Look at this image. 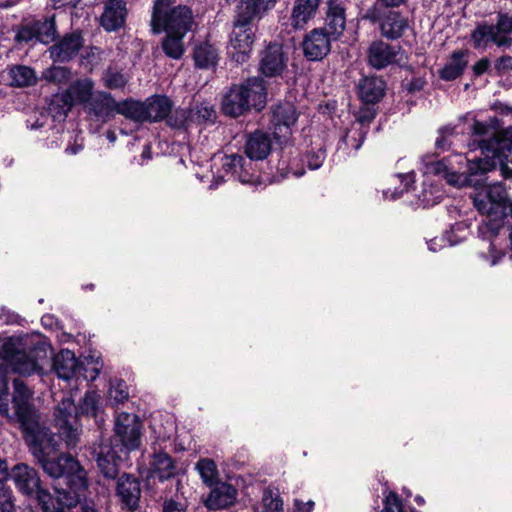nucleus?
<instances>
[{
  "label": "nucleus",
  "instance_id": "obj_39",
  "mask_svg": "<svg viewBox=\"0 0 512 512\" xmlns=\"http://www.w3.org/2000/svg\"><path fill=\"white\" fill-rule=\"evenodd\" d=\"M102 81L104 86L108 89H123L129 81V75L126 74L122 69L109 66L103 73Z\"/></svg>",
  "mask_w": 512,
  "mask_h": 512
},
{
  "label": "nucleus",
  "instance_id": "obj_40",
  "mask_svg": "<svg viewBox=\"0 0 512 512\" xmlns=\"http://www.w3.org/2000/svg\"><path fill=\"white\" fill-rule=\"evenodd\" d=\"M196 470L198 471L202 481L208 486L212 487L218 479V469L216 463L208 458H201L196 463Z\"/></svg>",
  "mask_w": 512,
  "mask_h": 512
},
{
  "label": "nucleus",
  "instance_id": "obj_26",
  "mask_svg": "<svg viewBox=\"0 0 512 512\" xmlns=\"http://www.w3.org/2000/svg\"><path fill=\"white\" fill-rule=\"evenodd\" d=\"M471 39L474 47L486 48L490 42L494 43L498 47H511L512 39L500 38L497 35V31L492 24L486 22L478 23L476 28L471 33Z\"/></svg>",
  "mask_w": 512,
  "mask_h": 512
},
{
  "label": "nucleus",
  "instance_id": "obj_42",
  "mask_svg": "<svg viewBox=\"0 0 512 512\" xmlns=\"http://www.w3.org/2000/svg\"><path fill=\"white\" fill-rule=\"evenodd\" d=\"M261 512H283V501L277 489L268 488L264 491Z\"/></svg>",
  "mask_w": 512,
  "mask_h": 512
},
{
  "label": "nucleus",
  "instance_id": "obj_19",
  "mask_svg": "<svg viewBox=\"0 0 512 512\" xmlns=\"http://www.w3.org/2000/svg\"><path fill=\"white\" fill-rule=\"evenodd\" d=\"M119 102L108 92L97 91L87 104L88 112L97 119L107 122L118 113Z\"/></svg>",
  "mask_w": 512,
  "mask_h": 512
},
{
  "label": "nucleus",
  "instance_id": "obj_43",
  "mask_svg": "<svg viewBox=\"0 0 512 512\" xmlns=\"http://www.w3.org/2000/svg\"><path fill=\"white\" fill-rule=\"evenodd\" d=\"M71 75V70L67 67L52 66L43 72L42 77L49 82L65 84L71 79Z\"/></svg>",
  "mask_w": 512,
  "mask_h": 512
},
{
  "label": "nucleus",
  "instance_id": "obj_6",
  "mask_svg": "<svg viewBox=\"0 0 512 512\" xmlns=\"http://www.w3.org/2000/svg\"><path fill=\"white\" fill-rule=\"evenodd\" d=\"M12 479L17 489L24 495H35L41 505L43 512H65L62 508L54 509L52 495L41 487V481L38 472L24 464L15 465L11 471Z\"/></svg>",
  "mask_w": 512,
  "mask_h": 512
},
{
  "label": "nucleus",
  "instance_id": "obj_55",
  "mask_svg": "<svg viewBox=\"0 0 512 512\" xmlns=\"http://www.w3.org/2000/svg\"><path fill=\"white\" fill-rule=\"evenodd\" d=\"M162 512H186V507L180 502L169 500L164 503Z\"/></svg>",
  "mask_w": 512,
  "mask_h": 512
},
{
  "label": "nucleus",
  "instance_id": "obj_63",
  "mask_svg": "<svg viewBox=\"0 0 512 512\" xmlns=\"http://www.w3.org/2000/svg\"><path fill=\"white\" fill-rule=\"evenodd\" d=\"M9 476L8 465L6 461L0 459V481L7 479Z\"/></svg>",
  "mask_w": 512,
  "mask_h": 512
},
{
  "label": "nucleus",
  "instance_id": "obj_37",
  "mask_svg": "<svg viewBox=\"0 0 512 512\" xmlns=\"http://www.w3.org/2000/svg\"><path fill=\"white\" fill-rule=\"evenodd\" d=\"M191 124L214 123L216 120V110L209 102H201L188 110Z\"/></svg>",
  "mask_w": 512,
  "mask_h": 512
},
{
  "label": "nucleus",
  "instance_id": "obj_62",
  "mask_svg": "<svg viewBox=\"0 0 512 512\" xmlns=\"http://www.w3.org/2000/svg\"><path fill=\"white\" fill-rule=\"evenodd\" d=\"M451 132H452V128H449V127H444V128L440 129V137L436 140V146L438 148H440V149L445 148L444 135L446 133H451Z\"/></svg>",
  "mask_w": 512,
  "mask_h": 512
},
{
  "label": "nucleus",
  "instance_id": "obj_29",
  "mask_svg": "<svg viewBox=\"0 0 512 512\" xmlns=\"http://www.w3.org/2000/svg\"><path fill=\"white\" fill-rule=\"evenodd\" d=\"M192 58L199 69H213L219 62V49L208 41L195 44Z\"/></svg>",
  "mask_w": 512,
  "mask_h": 512
},
{
  "label": "nucleus",
  "instance_id": "obj_12",
  "mask_svg": "<svg viewBox=\"0 0 512 512\" xmlns=\"http://www.w3.org/2000/svg\"><path fill=\"white\" fill-rule=\"evenodd\" d=\"M332 37L325 28H315L305 35L302 48L310 61L322 60L331 50Z\"/></svg>",
  "mask_w": 512,
  "mask_h": 512
},
{
  "label": "nucleus",
  "instance_id": "obj_22",
  "mask_svg": "<svg viewBox=\"0 0 512 512\" xmlns=\"http://www.w3.org/2000/svg\"><path fill=\"white\" fill-rule=\"evenodd\" d=\"M272 150L270 135L263 130H256L246 136L245 154L250 160H263Z\"/></svg>",
  "mask_w": 512,
  "mask_h": 512
},
{
  "label": "nucleus",
  "instance_id": "obj_34",
  "mask_svg": "<svg viewBox=\"0 0 512 512\" xmlns=\"http://www.w3.org/2000/svg\"><path fill=\"white\" fill-rule=\"evenodd\" d=\"M165 119L168 126L181 129L191 124L188 110L172 109L171 101L162 95V120Z\"/></svg>",
  "mask_w": 512,
  "mask_h": 512
},
{
  "label": "nucleus",
  "instance_id": "obj_18",
  "mask_svg": "<svg viewBox=\"0 0 512 512\" xmlns=\"http://www.w3.org/2000/svg\"><path fill=\"white\" fill-rule=\"evenodd\" d=\"M325 25L333 40H338L346 28V7L343 0H327Z\"/></svg>",
  "mask_w": 512,
  "mask_h": 512
},
{
  "label": "nucleus",
  "instance_id": "obj_5",
  "mask_svg": "<svg viewBox=\"0 0 512 512\" xmlns=\"http://www.w3.org/2000/svg\"><path fill=\"white\" fill-rule=\"evenodd\" d=\"M194 23L193 11L186 5H178L165 13L162 17V31L165 32L162 51L167 57L174 60L182 58L185 51L183 39Z\"/></svg>",
  "mask_w": 512,
  "mask_h": 512
},
{
  "label": "nucleus",
  "instance_id": "obj_51",
  "mask_svg": "<svg viewBox=\"0 0 512 512\" xmlns=\"http://www.w3.org/2000/svg\"><path fill=\"white\" fill-rule=\"evenodd\" d=\"M375 113L370 108L361 109L353 122L354 125L360 126L362 129L369 130V124L374 119Z\"/></svg>",
  "mask_w": 512,
  "mask_h": 512
},
{
  "label": "nucleus",
  "instance_id": "obj_41",
  "mask_svg": "<svg viewBox=\"0 0 512 512\" xmlns=\"http://www.w3.org/2000/svg\"><path fill=\"white\" fill-rule=\"evenodd\" d=\"M37 33V40L44 44L54 41L57 29L54 18L37 21L34 23Z\"/></svg>",
  "mask_w": 512,
  "mask_h": 512
},
{
  "label": "nucleus",
  "instance_id": "obj_56",
  "mask_svg": "<svg viewBox=\"0 0 512 512\" xmlns=\"http://www.w3.org/2000/svg\"><path fill=\"white\" fill-rule=\"evenodd\" d=\"M315 503L312 500H308L306 502L295 499L294 507L296 512H311L314 509Z\"/></svg>",
  "mask_w": 512,
  "mask_h": 512
},
{
  "label": "nucleus",
  "instance_id": "obj_46",
  "mask_svg": "<svg viewBox=\"0 0 512 512\" xmlns=\"http://www.w3.org/2000/svg\"><path fill=\"white\" fill-rule=\"evenodd\" d=\"M0 512H15L12 490L0 481Z\"/></svg>",
  "mask_w": 512,
  "mask_h": 512
},
{
  "label": "nucleus",
  "instance_id": "obj_17",
  "mask_svg": "<svg viewBox=\"0 0 512 512\" xmlns=\"http://www.w3.org/2000/svg\"><path fill=\"white\" fill-rule=\"evenodd\" d=\"M47 358V351L44 348L35 347L29 352L22 350L11 366L19 374L31 375L35 372H42L43 360Z\"/></svg>",
  "mask_w": 512,
  "mask_h": 512
},
{
  "label": "nucleus",
  "instance_id": "obj_3",
  "mask_svg": "<svg viewBox=\"0 0 512 512\" xmlns=\"http://www.w3.org/2000/svg\"><path fill=\"white\" fill-rule=\"evenodd\" d=\"M78 414L91 416L97 424L104 422V406L101 395L96 391H87L77 409L71 397H64L55 410V423L60 436L68 447H74L79 438L76 426Z\"/></svg>",
  "mask_w": 512,
  "mask_h": 512
},
{
  "label": "nucleus",
  "instance_id": "obj_33",
  "mask_svg": "<svg viewBox=\"0 0 512 512\" xmlns=\"http://www.w3.org/2000/svg\"><path fill=\"white\" fill-rule=\"evenodd\" d=\"M386 84L378 77H365L359 84L360 98L366 103L378 102L385 93Z\"/></svg>",
  "mask_w": 512,
  "mask_h": 512
},
{
  "label": "nucleus",
  "instance_id": "obj_30",
  "mask_svg": "<svg viewBox=\"0 0 512 512\" xmlns=\"http://www.w3.org/2000/svg\"><path fill=\"white\" fill-rule=\"evenodd\" d=\"M221 111L224 115L232 118H237L248 112V109L243 102L242 94L236 84L232 85L223 95Z\"/></svg>",
  "mask_w": 512,
  "mask_h": 512
},
{
  "label": "nucleus",
  "instance_id": "obj_1",
  "mask_svg": "<svg viewBox=\"0 0 512 512\" xmlns=\"http://www.w3.org/2000/svg\"><path fill=\"white\" fill-rule=\"evenodd\" d=\"M13 408L17 422L27 433L30 451L52 478H63L67 488L59 491L61 499L67 507H74L85 498L88 489L86 472L78 460L70 454L58 453V442L55 435L47 428L40 427L36 414L29 404L32 396L26 384L14 380Z\"/></svg>",
  "mask_w": 512,
  "mask_h": 512
},
{
  "label": "nucleus",
  "instance_id": "obj_57",
  "mask_svg": "<svg viewBox=\"0 0 512 512\" xmlns=\"http://www.w3.org/2000/svg\"><path fill=\"white\" fill-rule=\"evenodd\" d=\"M0 413L10 419H15L17 421L15 409L13 408V412L11 414L9 412L7 395H5V397L0 396Z\"/></svg>",
  "mask_w": 512,
  "mask_h": 512
},
{
  "label": "nucleus",
  "instance_id": "obj_24",
  "mask_svg": "<svg viewBox=\"0 0 512 512\" xmlns=\"http://www.w3.org/2000/svg\"><path fill=\"white\" fill-rule=\"evenodd\" d=\"M250 166L251 162L238 154L226 155L222 159V167L226 173L244 184H254L257 181V176L248 169Z\"/></svg>",
  "mask_w": 512,
  "mask_h": 512
},
{
  "label": "nucleus",
  "instance_id": "obj_7",
  "mask_svg": "<svg viewBox=\"0 0 512 512\" xmlns=\"http://www.w3.org/2000/svg\"><path fill=\"white\" fill-rule=\"evenodd\" d=\"M254 40L255 32L252 22L244 21L235 15L228 46L232 59L237 63L246 62L251 55Z\"/></svg>",
  "mask_w": 512,
  "mask_h": 512
},
{
  "label": "nucleus",
  "instance_id": "obj_11",
  "mask_svg": "<svg viewBox=\"0 0 512 512\" xmlns=\"http://www.w3.org/2000/svg\"><path fill=\"white\" fill-rule=\"evenodd\" d=\"M114 430L122 447L127 451L138 449L141 444V423L133 413H119L115 420Z\"/></svg>",
  "mask_w": 512,
  "mask_h": 512
},
{
  "label": "nucleus",
  "instance_id": "obj_15",
  "mask_svg": "<svg viewBox=\"0 0 512 512\" xmlns=\"http://www.w3.org/2000/svg\"><path fill=\"white\" fill-rule=\"evenodd\" d=\"M286 66L287 57L281 44L271 43L261 52L259 69L266 77L280 75L286 69Z\"/></svg>",
  "mask_w": 512,
  "mask_h": 512
},
{
  "label": "nucleus",
  "instance_id": "obj_48",
  "mask_svg": "<svg viewBox=\"0 0 512 512\" xmlns=\"http://www.w3.org/2000/svg\"><path fill=\"white\" fill-rule=\"evenodd\" d=\"M452 232H446L444 235H442L440 238H434L431 239L428 242V248L432 252H437L438 250L442 249L446 246H453L458 243L457 240L451 239Z\"/></svg>",
  "mask_w": 512,
  "mask_h": 512
},
{
  "label": "nucleus",
  "instance_id": "obj_32",
  "mask_svg": "<svg viewBox=\"0 0 512 512\" xmlns=\"http://www.w3.org/2000/svg\"><path fill=\"white\" fill-rule=\"evenodd\" d=\"M121 457L110 445H101L96 461L102 474L107 478H115L118 474V465Z\"/></svg>",
  "mask_w": 512,
  "mask_h": 512
},
{
  "label": "nucleus",
  "instance_id": "obj_4",
  "mask_svg": "<svg viewBox=\"0 0 512 512\" xmlns=\"http://www.w3.org/2000/svg\"><path fill=\"white\" fill-rule=\"evenodd\" d=\"M472 199L474 207L487 217L479 233L483 237H495L508 218L506 188L501 183L485 185L476 189Z\"/></svg>",
  "mask_w": 512,
  "mask_h": 512
},
{
  "label": "nucleus",
  "instance_id": "obj_25",
  "mask_svg": "<svg viewBox=\"0 0 512 512\" xmlns=\"http://www.w3.org/2000/svg\"><path fill=\"white\" fill-rule=\"evenodd\" d=\"M127 14L124 0H109L106 2L100 23L106 31H115L125 22Z\"/></svg>",
  "mask_w": 512,
  "mask_h": 512
},
{
  "label": "nucleus",
  "instance_id": "obj_27",
  "mask_svg": "<svg viewBox=\"0 0 512 512\" xmlns=\"http://www.w3.org/2000/svg\"><path fill=\"white\" fill-rule=\"evenodd\" d=\"M94 92V82L91 78L78 79L71 83L64 93L65 102L70 106L88 104Z\"/></svg>",
  "mask_w": 512,
  "mask_h": 512
},
{
  "label": "nucleus",
  "instance_id": "obj_44",
  "mask_svg": "<svg viewBox=\"0 0 512 512\" xmlns=\"http://www.w3.org/2000/svg\"><path fill=\"white\" fill-rule=\"evenodd\" d=\"M20 346L19 342L11 338L5 340L0 347V358L11 365L22 351Z\"/></svg>",
  "mask_w": 512,
  "mask_h": 512
},
{
  "label": "nucleus",
  "instance_id": "obj_21",
  "mask_svg": "<svg viewBox=\"0 0 512 512\" xmlns=\"http://www.w3.org/2000/svg\"><path fill=\"white\" fill-rule=\"evenodd\" d=\"M279 0H240L236 15L244 21L261 20L272 11Z\"/></svg>",
  "mask_w": 512,
  "mask_h": 512
},
{
  "label": "nucleus",
  "instance_id": "obj_36",
  "mask_svg": "<svg viewBox=\"0 0 512 512\" xmlns=\"http://www.w3.org/2000/svg\"><path fill=\"white\" fill-rule=\"evenodd\" d=\"M367 134V129H362L359 125L353 123L342 136L339 142V149H345L356 152L362 146Z\"/></svg>",
  "mask_w": 512,
  "mask_h": 512
},
{
  "label": "nucleus",
  "instance_id": "obj_2",
  "mask_svg": "<svg viewBox=\"0 0 512 512\" xmlns=\"http://www.w3.org/2000/svg\"><path fill=\"white\" fill-rule=\"evenodd\" d=\"M471 134L479 137L478 144H469L470 151L480 149L481 156L468 159L463 154L450 155L426 165L425 174L444 178L448 184L462 186L469 176L493 170L497 164L512 162V141L491 133L492 127L486 122L474 120Z\"/></svg>",
  "mask_w": 512,
  "mask_h": 512
},
{
  "label": "nucleus",
  "instance_id": "obj_61",
  "mask_svg": "<svg viewBox=\"0 0 512 512\" xmlns=\"http://www.w3.org/2000/svg\"><path fill=\"white\" fill-rule=\"evenodd\" d=\"M83 149V143L82 140L78 142V140H75L74 144H70L66 147L65 152L69 155H75L79 153Z\"/></svg>",
  "mask_w": 512,
  "mask_h": 512
},
{
  "label": "nucleus",
  "instance_id": "obj_50",
  "mask_svg": "<svg viewBox=\"0 0 512 512\" xmlns=\"http://www.w3.org/2000/svg\"><path fill=\"white\" fill-rule=\"evenodd\" d=\"M326 158L324 149L319 148L317 151L309 152L306 155L307 165L311 170L320 168Z\"/></svg>",
  "mask_w": 512,
  "mask_h": 512
},
{
  "label": "nucleus",
  "instance_id": "obj_53",
  "mask_svg": "<svg viewBox=\"0 0 512 512\" xmlns=\"http://www.w3.org/2000/svg\"><path fill=\"white\" fill-rule=\"evenodd\" d=\"M151 31L154 34H158L160 32V0L154 1L153 13L150 22Z\"/></svg>",
  "mask_w": 512,
  "mask_h": 512
},
{
  "label": "nucleus",
  "instance_id": "obj_13",
  "mask_svg": "<svg viewBox=\"0 0 512 512\" xmlns=\"http://www.w3.org/2000/svg\"><path fill=\"white\" fill-rule=\"evenodd\" d=\"M84 45L80 31L65 34L56 43L49 47L50 58L54 62H68L73 59Z\"/></svg>",
  "mask_w": 512,
  "mask_h": 512
},
{
  "label": "nucleus",
  "instance_id": "obj_54",
  "mask_svg": "<svg viewBox=\"0 0 512 512\" xmlns=\"http://www.w3.org/2000/svg\"><path fill=\"white\" fill-rule=\"evenodd\" d=\"M175 473V467L170 456L162 453V479L169 478Z\"/></svg>",
  "mask_w": 512,
  "mask_h": 512
},
{
  "label": "nucleus",
  "instance_id": "obj_10",
  "mask_svg": "<svg viewBox=\"0 0 512 512\" xmlns=\"http://www.w3.org/2000/svg\"><path fill=\"white\" fill-rule=\"evenodd\" d=\"M297 120L298 112L293 104L286 102L274 107L270 128L279 144H285L290 140Z\"/></svg>",
  "mask_w": 512,
  "mask_h": 512
},
{
  "label": "nucleus",
  "instance_id": "obj_20",
  "mask_svg": "<svg viewBox=\"0 0 512 512\" xmlns=\"http://www.w3.org/2000/svg\"><path fill=\"white\" fill-rule=\"evenodd\" d=\"M116 494L125 507L134 510L140 500V482L132 475L123 474L117 481Z\"/></svg>",
  "mask_w": 512,
  "mask_h": 512
},
{
  "label": "nucleus",
  "instance_id": "obj_14",
  "mask_svg": "<svg viewBox=\"0 0 512 512\" xmlns=\"http://www.w3.org/2000/svg\"><path fill=\"white\" fill-rule=\"evenodd\" d=\"M236 85L242 94L248 112L251 110L259 112L266 106L267 93L261 78L251 77Z\"/></svg>",
  "mask_w": 512,
  "mask_h": 512
},
{
  "label": "nucleus",
  "instance_id": "obj_23",
  "mask_svg": "<svg viewBox=\"0 0 512 512\" xmlns=\"http://www.w3.org/2000/svg\"><path fill=\"white\" fill-rule=\"evenodd\" d=\"M237 494V490L231 484L218 481L211 487L205 505L210 510L226 508L234 504Z\"/></svg>",
  "mask_w": 512,
  "mask_h": 512
},
{
  "label": "nucleus",
  "instance_id": "obj_60",
  "mask_svg": "<svg viewBox=\"0 0 512 512\" xmlns=\"http://www.w3.org/2000/svg\"><path fill=\"white\" fill-rule=\"evenodd\" d=\"M401 182L405 184L406 190L415 183V173L409 172L406 174H400Z\"/></svg>",
  "mask_w": 512,
  "mask_h": 512
},
{
  "label": "nucleus",
  "instance_id": "obj_45",
  "mask_svg": "<svg viewBox=\"0 0 512 512\" xmlns=\"http://www.w3.org/2000/svg\"><path fill=\"white\" fill-rule=\"evenodd\" d=\"M495 31H497V35L500 38L512 39L510 36L512 32V14L508 13H498L497 14V22L493 25Z\"/></svg>",
  "mask_w": 512,
  "mask_h": 512
},
{
  "label": "nucleus",
  "instance_id": "obj_16",
  "mask_svg": "<svg viewBox=\"0 0 512 512\" xmlns=\"http://www.w3.org/2000/svg\"><path fill=\"white\" fill-rule=\"evenodd\" d=\"M401 48L392 46L382 40L373 41L367 51V60L375 69H383L398 62Z\"/></svg>",
  "mask_w": 512,
  "mask_h": 512
},
{
  "label": "nucleus",
  "instance_id": "obj_28",
  "mask_svg": "<svg viewBox=\"0 0 512 512\" xmlns=\"http://www.w3.org/2000/svg\"><path fill=\"white\" fill-rule=\"evenodd\" d=\"M321 0H295L291 12V26L303 29L314 18Z\"/></svg>",
  "mask_w": 512,
  "mask_h": 512
},
{
  "label": "nucleus",
  "instance_id": "obj_59",
  "mask_svg": "<svg viewBox=\"0 0 512 512\" xmlns=\"http://www.w3.org/2000/svg\"><path fill=\"white\" fill-rule=\"evenodd\" d=\"M496 68L498 70L512 69V56L505 55L500 57L496 62Z\"/></svg>",
  "mask_w": 512,
  "mask_h": 512
},
{
  "label": "nucleus",
  "instance_id": "obj_64",
  "mask_svg": "<svg viewBox=\"0 0 512 512\" xmlns=\"http://www.w3.org/2000/svg\"><path fill=\"white\" fill-rule=\"evenodd\" d=\"M385 7H398L404 3L405 0H378Z\"/></svg>",
  "mask_w": 512,
  "mask_h": 512
},
{
  "label": "nucleus",
  "instance_id": "obj_52",
  "mask_svg": "<svg viewBox=\"0 0 512 512\" xmlns=\"http://www.w3.org/2000/svg\"><path fill=\"white\" fill-rule=\"evenodd\" d=\"M34 39H37V33H36V28H35L34 24L31 27L27 26V27L21 28L16 34V40L18 42L28 43Z\"/></svg>",
  "mask_w": 512,
  "mask_h": 512
},
{
  "label": "nucleus",
  "instance_id": "obj_8",
  "mask_svg": "<svg viewBox=\"0 0 512 512\" xmlns=\"http://www.w3.org/2000/svg\"><path fill=\"white\" fill-rule=\"evenodd\" d=\"M117 114L137 123L156 122L160 118V96L153 95L144 102L133 99L120 101Z\"/></svg>",
  "mask_w": 512,
  "mask_h": 512
},
{
  "label": "nucleus",
  "instance_id": "obj_31",
  "mask_svg": "<svg viewBox=\"0 0 512 512\" xmlns=\"http://www.w3.org/2000/svg\"><path fill=\"white\" fill-rule=\"evenodd\" d=\"M52 367L59 378L70 380L76 374L78 361L72 351L64 349L54 356Z\"/></svg>",
  "mask_w": 512,
  "mask_h": 512
},
{
  "label": "nucleus",
  "instance_id": "obj_49",
  "mask_svg": "<svg viewBox=\"0 0 512 512\" xmlns=\"http://www.w3.org/2000/svg\"><path fill=\"white\" fill-rule=\"evenodd\" d=\"M384 512H404L402 507V502L398 495L394 492H390L384 500ZM411 512H417L416 510H411Z\"/></svg>",
  "mask_w": 512,
  "mask_h": 512
},
{
  "label": "nucleus",
  "instance_id": "obj_38",
  "mask_svg": "<svg viewBox=\"0 0 512 512\" xmlns=\"http://www.w3.org/2000/svg\"><path fill=\"white\" fill-rule=\"evenodd\" d=\"M11 84L17 87L31 86L36 83L34 70L25 65H15L9 69Z\"/></svg>",
  "mask_w": 512,
  "mask_h": 512
},
{
  "label": "nucleus",
  "instance_id": "obj_35",
  "mask_svg": "<svg viewBox=\"0 0 512 512\" xmlns=\"http://www.w3.org/2000/svg\"><path fill=\"white\" fill-rule=\"evenodd\" d=\"M466 56L467 52L463 50L453 52L448 62L440 70V77L450 81L461 76L467 66Z\"/></svg>",
  "mask_w": 512,
  "mask_h": 512
},
{
  "label": "nucleus",
  "instance_id": "obj_47",
  "mask_svg": "<svg viewBox=\"0 0 512 512\" xmlns=\"http://www.w3.org/2000/svg\"><path fill=\"white\" fill-rule=\"evenodd\" d=\"M129 397L126 384L123 381L113 383L109 389V398L116 403H122Z\"/></svg>",
  "mask_w": 512,
  "mask_h": 512
},
{
  "label": "nucleus",
  "instance_id": "obj_9",
  "mask_svg": "<svg viewBox=\"0 0 512 512\" xmlns=\"http://www.w3.org/2000/svg\"><path fill=\"white\" fill-rule=\"evenodd\" d=\"M366 17L371 22L378 23L381 36L390 41L400 39L410 29L408 17L396 10L380 14L369 12Z\"/></svg>",
  "mask_w": 512,
  "mask_h": 512
},
{
  "label": "nucleus",
  "instance_id": "obj_58",
  "mask_svg": "<svg viewBox=\"0 0 512 512\" xmlns=\"http://www.w3.org/2000/svg\"><path fill=\"white\" fill-rule=\"evenodd\" d=\"M489 66H490V61L488 59L483 58V59L479 60L473 66L474 74L477 76L484 74L488 70Z\"/></svg>",
  "mask_w": 512,
  "mask_h": 512
}]
</instances>
